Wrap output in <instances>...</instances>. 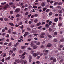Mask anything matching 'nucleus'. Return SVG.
<instances>
[{
  "label": "nucleus",
  "instance_id": "412c9836",
  "mask_svg": "<svg viewBox=\"0 0 64 64\" xmlns=\"http://www.w3.org/2000/svg\"><path fill=\"white\" fill-rule=\"evenodd\" d=\"M30 58H29V62H31V59H32V56H30Z\"/></svg>",
  "mask_w": 64,
  "mask_h": 64
},
{
  "label": "nucleus",
  "instance_id": "774afa93",
  "mask_svg": "<svg viewBox=\"0 0 64 64\" xmlns=\"http://www.w3.org/2000/svg\"><path fill=\"white\" fill-rule=\"evenodd\" d=\"M58 16V14H55V16Z\"/></svg>",
  "mask_w": 64,
  "mask_h": 64
},
{
  "label": "nucleus",
  "instance_id": "5fc2aeb1",
  "mask_svg": "<svg viewBox=\"0 0 64 64\" xmlns=\"http://www.w3.org/2000/svg\"><path fill=\"white\" fill-rule=\"evenodd\" d=\"M41 28H42V26H40L38 27V29H40Z\"/></svg>",
  "mask_w": 64,
  "mask_h": 64
},
{
  "label": "nucleus",
  "instance_id": "bf43d9fd",
  "mask_svg": "<svg viewBox=\"0 0 64 64\" xmlns=\"http://www.w3.org/2000/svg\"><path fill=\"white\" fill-rule=\"evenodd\" d=\"M28 10V8H25L24 10V11H27Z\"/></svg>",
  "mask_w": 64,
  "mask_h": 64
},
{
  "label": "nucleus",
  "instance_id": "4468645a",
  "mask_svg": "<svg viewBox=\"0 0 64 64\" xmlns=\"http://www.w3.org/2000/svg\"><path fill=\"white\" fill-rule=\"evenodd\" d=\"M37 47H38V46H35V45H34V46L33 47V48L34 49H36L37 48Z\"/></svg>",
  "mask_w": 64,
  "mask_h": 64
},
{
  "label": "nucleus",
  "instance_id": "6ab92c4d",
  "mask_svg": "<svg viewBox=\"0 0 64 64\" xmlns=\"http://www.w3.org/2000/svg\"><path fill=\"white\" fill-rule=\"evenodd\" d=\"M45 26L46 27V28H48V27H49L50 26L49 25V24H46V25Z\"/></svg>",
  "mask_w": 64,
  "mask_h": 64
},
{
  "label": "nucleus",
  "instance_id": "9d476101",
  "mask_svg": "<svg viewBox=\"0 0 64 64\" xmlns=\"http://www.w3.org/2000/svg\"><path fill=\"white\" fill-rule=\"evenodd\" d=\"M33 55L34 57H36L37 56H38V54H36V53H34L33 54Z\"/></svg>",
  "mask_w": 64,
  "mask_h": 64
},
{
  "label": "nucleus",
  "instance_id": "4c0bfd02",
  "mask_svg": "<svg viewBox=\"0 0 64 64\" xmlns=\"http://www.w3.org/2000/svg\"><path fill=\"white\" fill-rule=\"evenodd\" d=\"M58 2H55L54 3V5H57V4H58Z\"/></svg>",
  "mask_w": 64,
  "mask_h": 64
},
{
  "label": "nucleus",
  "instance_id": "cd10ccee",
  "mask_svg": "<svg viewBox=\"0 0 64 64\" xmlns=\"http://www.w3.org/2000/svg\"><path fill=\"white\" fill-rule=\"evenodd\" d=\"M53 60V62H56V58H54Z\"/></svg>",
  "mask_w": 64,
  "mask_h": 64
},
{
  "label": "nucleus",
  "instance_id": "338daca9",
  "mask_svg": "<svg viewBox=\"0 0 64 64\" xmlns=\"http://www.w3.org/2000/svg\"><path fill=\"white\" fill-rule=\"evenodd\" d=\"M0 20L1 21H3V19L2 18H0Z\"/></svg>",
  "mask_w": 64,
  "mask_h": 64
},
{
  "label": "nucleus",
  "instance_id": "e433bc0d",
  "mask_svg": "<svg viewBox=\"0 0 64 64\" xmlns=\"http://www.w3.org/2000/svg\"><path fill=\"white\" fill-rule=\"evenodd\" d=\"M25 34H26V35H27L29 34V32H25Z\"/></svg>",
  "mask_w": 64,
  "mask_h": 64
},
{
  "label": "nucleus",
  "instance_id": "1a4fd4ad",
  "mask_svg": "<svg viewBox=\"0 0 64 64\" xmlns=\"http://www.w3.org/2000/svg\"><path fill=\"white\" fill-rule=\"evenodd\" d=\"M4 21H6V22L9 21V19H8V18H4Z\"/></svg>",
  "mask_w": 64,
  "mask_h": 64
},
{
  "label": "nucleus",
  "instance_id": "4d7b16f0",
  "mask_svg": "<svg viewBox=\"0 0 64 64\" xmlns=\"http://www.w3.org/2000/svg\"><path fill=\"white\" fill-rule=\"evenodd\" d=\"M40 42H38L36 44V45H40Z\"/></svg>",
  "mask_w": 64,
  "mask_h": 64
},
{
  "label": "nucleus",
  "instance_id": "58836bf2",
  "mask_svg": "<svg viewBox=\"0 0 64 64\" xmlns=\"http://www.w3.org/2000/svg\"><path fill=\"white\" fill-rule=\"evenodd\" d=\"M22 24V22H20L18 23V25H21Z\"/></svg>",
  "mask_w": 64,
  "mask_h": 64
},
{
  "label": "nucleus",
  "instance_id": "ea45409f",
  "mask_svg": "<svg viewBox=\"0 0 64 64\" xmlns=\"http://www.w3.org/2000/svg\"><path fill=\"white\" fill-rule=\"evenodd\" d=\"M10 18L12 20H13V19H14V17H13V16H12L10 17Z\"/></svg>",
  "mask_w": 64,
  "mask_h": 64
},
{
  "label": "nucleus",
  "instance_id": "423d86ee",
  "mask_svg": "<svg viewBox=\"0 0 64 64\" xmlns=\"http://www.w3.org/2000/svg\"><path fill=\"white\" fill-rule=\"evenodd\" d=\"M15 61L18 63H20V60L19 59H16L15 60Z\"/></svg>",
  "mask_w": 64,
  "mask_h": 64
},
{
  "label": "nucleus",
  "instance_id": "dca6fc26",
  "mask_svg": "<svg viewBox=\"0 0 64 64\" xmlns=\"http://www.w3.org/2000/svg\"><path fill=\"white\" fill-rule=\"evenodd\" d=\"M9 24L11 26H14V25L13 24L12 22L9 23Z\"/></svg>",
  "mask_w": 64,
  "mask_h": 64
},
{
  "label": "nucleus",
  "instance_id": "c756f323",
  "mask_svg": "<svg viewBox=\"0 0 64 64\" xmlns=\"http://www.w3.org/2000/svg\"><path fill=\"white\" fill-rule=\"evenodd\" d=\"M13 11H10V14L11 15L12 14H13Z\"/></svg>",
  "mask_w": 64,
  "mask_h": 64
},
{
  "label": "nucleus",
  "instance_id": "13d9d810",
  "mask_svg": "<svg viewBox=\"0 0 64 64\" xmlns=\"http://www.w3.org/2000/svg\"><path fill=\"white\" fill-rule=\"evenodd\" d=\"M27 30H28V31H30L31 30V29H30V28H27Z\"/></svg>",
  "mask_w": 64,
  "mask_h": 64
},
{
  "label": "nucleus",
  "instance_id": "0e129e2a",
  "mask_svg": "<svg viewBox=\"0 0 64 64\" xmlns=\"http://www.w3.org/2000/svg\"><path fill=\"white\" fill-rule=\"evenodd\" d=\"M34 53V51L33 50H32L30 52L31 54H33Z\"/></svg>",
  "mask_w": 64,
  "mask_h": 64
},
{
  "label": "nucleus",
  "instance_id": "5701e85b",
  "mask_svg": "<svg viewBox=\"0 0 64 64\" xmlns=\"http://www.w3.org/2000/svg\"><path fill=\"white\" fill-rule=\"evenodd\" d=\"M41 5L42 7H44L45 6V4L44 2H42V3Z\"/></svg>",
  "mask_w": 64,
  "mask_h": 64
},
{
  "label": "nucleus",
  "instance_id": "864d4df0",
  "mask_svg": "<svg viewBox=\"0 0 64 64\" xmlns=\"http://www.w3.org/2000/svg\"><path fill=\"white\" fill-rule=\"evenodd\" d=\"M6 53H5L4 54L3 57H5L6 56Z\"/></svg>",
  "mask_w": 64,
  "mask_h": 64
},
{
  "label": "nucleus",
  "instance_id": "c9c22d12",
  "mask_svg": "<svg viewBox=\"0 0 64 64\" xmlns=\"http://www.w3.org/2000/svg\"><path fill=\"white\" fill-rule=\"evenodd\" d=\"M52 14L53 13H52V12H50L49 15V16H51L52 15Z\"/></svg>",
  "mask_w": 64,
  "mask_h": 64
},
{
  "label": "nucleus",
  "instance_id": "49530a36",
  "mask_svg": "<svg viewBox=\"0 0 64 64\" xmlns=\"http://www.w3.org/2000/svg\"><path fill=\"white\" fill-rule=\"evenodd\" d=\"M32 6H29L28 7V8H29V9H31V8H32Z\"/></svg>",
  "mask_w": 64,
  "mask_h": 64
},
{
  "label": "nucleus",
  "instance_id": "0eeeda50",
  "mask_svg": "<svg viewBox=\"0 0 64 64\" xmlns=\"http://www.w3.org/2000/svg\"><path fill=\"white\" fill-rule=\"evenodd\" d=\"M13 52L12 50H10L8 53L9 55H11L12 53H13Z\"/></svg>",
  "mask_w": 64,
  "mask_h": 64
},
{
  "label": "nucleus",
  "instance_id": "a878e982",
  "mask_svg": "<svg viewBox=\"0 0 64 64\" xmlns=\"http://www.w3.org/2000/svg\"><path fill=\"white\" fill-rule=\"evenodd\" d=\"M52 21H50L48 22V24L50 25H51V24H52Z\"/></svg>",
  "mask_w": 64,
  "mask_h": 64
},
{
  "label": "nucleus",
  "instance_id": "052dcab7",
  "mask_svg": "<svg viewBox=\"0 0 64 64\" xmlns=\"http://www.w3.org/2000/svg\"><path fill=\"white\" fill-rule=\"evenodd\" d=\"M13 4H14V3H13V2H10L9 4L10 5H13Z\"/></svg>",
  "mask_w": 64,
  "mask_h": 64
},
{
  "label": "nucleus",
  "instance_id": "a211bd4d",
  "mask_svg": "<svg viewBox=\"0 0 64 64\" xmlns=\"http://www.w3.org/2000/svg\"><path fill=\"white\" fill-rule=\"evenodd\" d=\"M35 45V44H33L32 43L30 44V46H31V47H34Z\"/></svg>",
  "mask_w": 64,
  "mask_h": 64
},
{
  "label": "nucleus",
  "instance_id": "de8ad7c7",
  "mask_svg": "<svg viewBox=\"0 0 64 64\" xmlns=\"http://www.w3.org/2000/svg\"><path fill=\"white\" fill-rule=\"evenodd\" d=\"M28 12H26L25 13V15L26 16L28 14Z\"/></svg>",
  "mask_w": 64,
  "mask_h": 64
},
{
  "label": "nucleus",
  "instance_id": "c03bdc74",
  "mask_svg": "<svg viewBox=\"0 0 64 64\" xmlns=\"http://www.w3.org/2000/svg\"><path fill=\"white\" fill-rule=\"evenodd\" d=\"M24 63V64H27V61H26V60H25Z\"/></svg>",
  "mask_w": 64,
  "mask_h": 64
},
{
  "label": "nucleus",
  "instance_id": "a19ab883",
  "mask_svg": "<svg viewBox=\"0 0 64 64\" xmlns=\"http://www.w3.org/2000/svg\"><path fill=\"white\" fill-rule=\"evenodd\" d=\"M57 33L56 32H54V35H55L56 36L57 35Z\"/></svg>",
  "mask_w": 64,
  "mask_h": 64
},
{
  "label": "nucleus",
  "instance_id": "6e6d98bb",
  "mask_svg": "<svg viewBox=\"0 0 64 64\" xmlns=\"http://www.w3.org/2000/svg\"><path fill=\"white\" fill-rule=\"evenodd\" d=\"M5 29H3L2 30V32H5Z\"/></svg>",
  "mask_w": 64,
  "mask_h": 64
},
{
  "label": "nucleus",
  "instance_id": "09e8293b",
  "mask_svg": "<svg viewBox=\"0 0 64 64\" xmlns=\"http://www.w3.org/2000/svg\"><path fill=\"white\" fill-rule=\"evenodd\" d=\"M20 15L19 14H17L16 16V17H20Z\"/></svg>",
  "mask_w": 64,
  "mask_h": 64
},
{
  "label": "nucleus",
  "instance_id": "2f4dec72",
  "mask_svg": "<svg viewBox=\"0 0 64 64\" xmlns=\"http://www.w3.org/2000/svg\"><path fill=\"white\" fill-rule=\"evenodd\" d=\"M8 45L9 46H11V45H12V44H11V42H10L9 43Z\"/></svg>",
  "mask_w": 64,
  "mask_h": 64
},
{
  "label": "nucleus",
  "instance_id": "7c9ffc66",
  "mask_svg": "<svg viewBox=\"0 0 64 64\" xmlns=\"http://www.w3.org/2000/svg\"><path fill=\"white\" fill-rule=\"evenodd\" d=\"M8 8V7H7V6H6L4 7V10H5V9H7V8Z\"/></svg>",
  "mask_w": 64,
  "mask_h": 64
},
{
  "label": "nucleus",
  "instance_id": "f3484780",
  "mask_svg": "<svg viewBox=\"0 0 64 64\" xmlns=\"http://www.w3.org/2000/svg\"><path fill=\"white\" fill-rule=\"evenodd\" d=\"M41 24V23L40 22L36 24V26H39Z\"/></svg>",
  "mask_w": 64,
  "mask_h": 64
},
{
  "label": "nucleus",
  "instance_id": "e2e57ef3",
  "mask_svg": "<svg viewBox=\"0 0 64 64\" xmlns=\"http://www.w3.org/2000/svg\"><path fill=\"white\" fill-rule=\"evenodd\" d=\"M58 5H62V3L61 2H59L58 3Z\"/></svg>",
  "mask_w": 64,
  "mask_h": 64
},
{
  "label": "nucleus",
  "instance_id": "603ef678",
  "mask_svg": "<svg viewBox=\"0 0 64 64\" xmlns=\"http://www.w3.org/2000/svg\"><path fill=\"white\" fill-rule=\"evenodd\" d=\"M50 60H53L54 59V58H53V57H51L50 58Z\"/></svg>",
  "mask_w": 64,
  "mask_h": 64
},
{
  "label": "nucleus",
  "instance_id": "393cba45",
  "mask_svg": "<svg viewBox=\"0 0 64 64\" xmlns=\"http://www.w3.org/2000/svg\"><path fill=\"white\" fill-rule=\"evenodd\" d=\"M52 29L51 28H50L48 29V31L50 32H51L52 31Z\"/></svg>",
  "mask_w": 64,
  "mask_h": 64
},
{
  "label": "nucleus",
  "instance_id": "8fccbe9b",
  "mask_svg": "<svg viewBox=\"0 0 64 64\" xmlns=\"http://www.w3.org/2000/svg\"><path fill=\"white\" fill-rule=\"evenodd\" d=\"M28 23L30 24H31L32 23V21L31 20H30L29 21Z\"/></svg>",
  "mask_w": 64,
  "mask_h": 64
},
{
  "label": "nucleus",
  "instance_id": "69168bd1",
  "mask_svg": "<svg viewBox=\"0 0 64 64\" xmlns=\"http://www.w3.org/2000/svg\"><path fill=\"white\" fill-rule=\"evenodd\" d=\"M36 64H39V63H40V62L37 61L36 62Z\"/></svg>",
  "mask_w": 64,
  "mask_h": 64
},
{
  "label": "nucleus",
  "instance_id": "f8f14e48",
  "mask_svg": "<svg viewBox=\"0 0 64 64\" xmlns=\"http://www.w3.org/2000/svg\"><path fill=\"white\" fill-rule=\"evenodd\" d=\"M60 41L61 42H64V38H61L60 40Z\"/></svg>",
  "mask_w": 64,
  "mask_h": 64
},
{
  "label": "nucleus",
  "instance_id": "9b49d317",
  "mask_svg": "<svg viewBox=\"0 0 64 64\" xmlns=\"http://www.w3.org/2000/svg\"><path fill=\"white\" fill-rule=\"evenodd\" d=\"M26 48L27 46H22L21 47V48L23 49H25V48Z\"/></svg>",
  "mask_w": 64,
  "mask_h": 64
},
{
  "label": "nucleus",
  "instance_id": "680f3d73",
  "mask_svg": "<svg viewBox=\"0 0 64 64\" xmlns=\"http://www.w3.org/2000/svg\"><path fill=\"white\" fill-rule=\"evenodd\" d=\"M34 17V16L33 15H32L31 16V18H33Z\"/></svg>",
  "mask_w": 64,
  "mask_h": 64
},
{
  "label": "nucleus",
  "instance_id": "39448f33",
  "mask_svg": "<svg viewBox=\"0 0 64 64\" xmlns=\"http://www.w3.org/2000/svg\"><path fill=\"white\" fill-rule=\"evenodd\" d=\"M52 46V44H51L48 43L46 46L47 47H51Z\"/></svg>",
  "mask_w": 64,
  "mask_h": 64
},
{
  "label": "nucleus",
  "instance_id": "2eb2a0df",
  "mask_svg": "<svg viewBox=\"0 0 64 64\" xmlns=\"http://www.w3.org/2000/svg\"><path fill=\"white\" fill-rule=\"evenodd\" d=\"M58 13H62V10H58Z\"/></svg>",
  "mask_w": 64,
  "mask_h": 64
},
{
  "label": "nucleus",
  "instance_id": "a18cd8bd",
  "mask_svg": "<svg viewBox=\"0 0 64 64\" xmlns=\"http://www.w3.org/2000/svg\"><path fill=\"white\" fill-rule=\"evenodd\" d=\"M12 34H17V33H16V32H12Z\"/></svg>",
  "mask_w": 64,
  "mask_h": 64
},
{
  "label": "nucleus",
  "instance_id": "bb28decb",
  "mask_svg": "<svg viewBox=\"0 0 64 64\" xmlns=\"http://www.w3.org/2000/svg\"><path fill=\"white\" fill-rule=\"evenodd\" d=\"M62 25V23H59L58 24V26L59 27L60 26H61Z\"/></svg>",
  "mask_w": 64,
  "mask_h": 64
},
{
  "label": "nucleus",
  "instance_id": "f03ea898",
  "mask_svg": "<svg viewBox=\"0 0 64 64\" xmlns=\"http://www.w3.org/2000/svg\"><path fill=\"white\" fill-rule=\"evenodd\" d=\"M41 35H42L40 36V38H44V35H45V33L43 32L41 34Z\"/></svg>",
  "mask_w": 64,
  "mask_h": 64
},
{
  "label": "nucleus",
  "instance_id": "79ce46f5",
  "mask_svg": "<svg viewBox=\"0 0 64 64\" xmlns=\"http://www.w3.org/2000/svg\"><path fill=\"white\" fill-rule=\"evenodd\" d=\"M33 8H37V6H33Z\"/></svg>",
  "mask_w": 64,
  "mask_h": 64
},
{
  "label": "nucleus",
  "instance_id": "6e6552de",
  "mask_svg": "<svg viewBox=\"0 0 64 64\" xmlns=\"http://www.w3.org/2000/svg\"><path fill=\"white\" fill-rule=\"evenodd\" d=\"M58 18H56L54 20V22H57V21H58Z\"/></svg>",
  "mask_w": 64,
  "mask_h": 64
},
{
  "label": "nucleus",
  "instance_id": "473e14b6",
  "mask_svg": "<svg viewBox=\"0 0 64 64\" xmlns=\"http://www.w3.org/2000/svg\"><path fill=\"white\" fill-rule=\"evenodd\" d=\"M50 11V9H47L46 10V12H49Z\"/></svg>",
  "mask_w": 64,
  "mask_h": 64
},
{
  "label": "nucleus",
  "instance_id": "37998d69",
  "mask_svg": "<svg viewBox=\"0 0 64 64\" xmlns=\"http://www.w3.org/2000/svg\"><path fill=\"white\" fill-rule=\"evenodd\" d=\"M38 16V15L37 14H35L34 15V17H37Z\"/></svg>",
  "mask_w": 64,
  "mask_h": 64
},
{
  "label": "nucleus",
  "instance_id": "f704fd0d",
  "mask_svg": "<svg viewBox=\"0 0 64 64\" xmlns=\"http://www.w3.org/2000/svg\"><path fill=\"white\" fill-rule=\"evenodd\" d=\"M48 36L49 38H52V36L50 35H48Z\"/></svg>",
  "mask_w": 64,
  "mask_h": 64
},
{
  "label": "nucleus",
  "instance_id": "7ed1b4c3",
  "mask_svg": "<svg viewBox=\"0 0 64 64\" xmlns=\"http://www.w3.org/2000/svg\"><path fill=\"white\" fill-rule=\"evenodd\" d=\"M44 55L45 56H46L44 58L45 59H47V58H48V56H47V54H48L47 53L44 52Z\"/></svg>",
  "mask_w": 64,
  "mask_h": 64
},
{
  "label": "nucleus",
  "instance_id": "f257e3e1",
  "mask_svg": "<svg viewBox=\"0 0 64 64\" xmlns=\"http://www.w3.org/2000/svg\"><path fill=\"white\" fill-rule=\"evenodd\" d=\"M26 54V52H24V53L22 54V56L20 57V58L22 59H24L25 57L24 55H25V54Z\"/></svg>",
  "mask_w": 64,
  "mask_h": 64
},
{
  "label": "nucleus",
  "instance_id": "ddd939ff",
  "mask_svg": "<svg viewBox=\"0 0 64 64\" xmlns=\"http://www.w3.org/2000/svg\"><path fill=\"white\" fill-rule=\"evenodd\" d=\"M20 63H22V64H23L24 63V60H20Z\"/></svg>",
  "mask_w": 64,
  "mask_h": 64
},
{
  "label": "nucleus",
  "instance_id": "c85d7f7f",
  "mask_svg": "<svg viewBox=\"0 0 64 64\" xmlns=\"http://www.w3.org/2000/svg\"><path fill=\"white\" fill-rule=\"evenodd\" d=\"M40 48H45V46L43 45H42L40 46Z\"/></svg>",
  "mask_w": 64,
  "mask_h": 64
},
{
  "label": "nucleus",
  "instance_id": "aec40b11",
  "mask_svg": "<svg viewBox=\"0 0 64 64\" xmlns=\"http://www.w3.org/2000/svg\"><path fill=\"white\" fill-rule=\"evenodd\" d=\"M12 31V30L10 29L8 30V32L9 33V34H11Z\"/></svg>",
  "mask_w": 64,
  "mask_h": 64
},
{
  "label": "nucleus",
  "instance_id": "72a5a7b5",
  "mask_svg": "<svg viewBox=\"0 0 64 64\" xmlns=\"http://www.w3.org/2000/svg\"><path fill=\"white\" fill-rule=\"evenodd\" d=\"M50 8H52V9H54V8H53V6H50Z\"/></svg>",
  "mask_w": 64,
  "mask_h": 64
},
{
  "label": "nucleus",
  "instance_id": "4be33fe9",
  "mask_svg": "<svg viewBox=\"0 0 64 64\" xmlns=\"http://www.w3.org/2000/svg\"><path fill=\"white\" fill-rule=\"evenodd\" d=\"M34 21L35 23H37L38 22V20L37 19H36L34 20Z\"/></svg>",
  "mask_w": 64,
  "mask_h": 64
},
{
  "label": "nucleus",
  "instance_id": "20e7f679",
  "mask_svg": "<svg viewBox=\"0 0 64 64\" xmlns=\"http://www.w3.org/2000/svg\"><path fill=\"white\" fill-rule=\"evenodd\" d=\"M20 11V10L19 8H17L15 10V12L16 13H19Z\"/></svg>",
  "mask_w": 64,
  "mask_h": 64
},
{
  "label": "nucleus",
  "instance_id": "3c124183",
  "mask_svg": "<svg viewBox=\"0 0 64 64\" xmlns=\"http://www.w3.org/2000/svg\"><path fill=\"white\" fill-rule=\"evenodd\" d=\"M28 49L29 50H32V48H28Z\"/></svg>",
  "mask_w": 64,
  "mask_h": 64
},
{
  "label": "nucleus",
  "instance_id": "b1692460",
  "mask_svg": "<svg viewBox=\"0 0 64 64\" xmlns=\"http://www.w3.org/2000/svg\"><path fill=\"white\" fill-rule=\"evenodd\" d=\"M47 9V8H44L43 9V11L44 12H45L46 10Z\"/></svg>",
  "mask_w": 64,
  "mask_h": 64
}]
</instances>
